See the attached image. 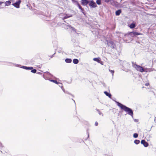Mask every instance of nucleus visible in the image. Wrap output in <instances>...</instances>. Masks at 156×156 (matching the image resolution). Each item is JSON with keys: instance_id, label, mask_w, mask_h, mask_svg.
<instances>
[{"instance_id": "nucleus-1", "label": "nucleus", "mask_w": 156, "mask_h": 156, "mask_svg": "<svg viewBox=\"0 0 156 156\" xmlns=\"http://www.w3.org/2000/svg\"><path fill=\"white\" fill-rule=\"evenodd\" d=\"M117 105L119 106L121 109H123L125 111L127 112L128 114L132 116H133V112L130 108H128L126 106L122 105L121 103L117 102Z\"/></svg>"}, {"instance_id": "nucleus-2", "label": "nucleus", "mask_w": 156, "mask_h": 156, "mask_svg": "<svg viewBox=\"0 0 156 156\" xmlns=\"http://www.w3.org/2000/svg\"><path fill=\"white\" fill-rule=\"evenodd\" d=\"M133 66L137 71L143 72L145 71L144 69L142 66L137 64H134L133 65Z\"/></svg>"}, {"instance_id": "nucleus-3", "label": "nucleus", "mask_w": 156, "mask_h": 156, "mask_svg": "<svg viewBox=\"0 0 156 156\" xmlns=\"http://www.w3.org/2000/svg\"><path fill=\"white\" fill-rule=\"evenodd\" d=\"M21 1L20 0H19L18 1L12 4V5L15 7L19 8H20V5L21 3Z\"/></svg>"}, {"instance_id": "nucleus-4", "label": "nucleus", "mask_w": 156, "mask_h": 156, "mask_svg": "<svg viewBox=\"0 0 156 156\" xmlns=\"http://www.w3.org/2000/svg\"><path fill=\"white\" fill-rule=\"evenodd\" d=\"M89 5L92 8H95L97 7V5L93 0H91L90 1Z\"/></svg>"}, {"instance_id": "nucleus-5", "label": "nucleus", "mask_w": 156, "mask_h": 156, "mask_svg": "<svg viewBox=\"0 0 156 156\" xmlns=\"http://www.w3.org/2000/svg\"><path fill=\"white\" fill-rule=\"evenodd\" d=\"M93 59L94 61L98 62V63H100L101 65H103V62L101 60L100 58H94Z\"/></svg>"}, {"instance_id": "nucleus-6", "label": "nucleus", "mask_w": 156, "mask_h": 156, "mask_svg": "<svg viewBox=\"0 0 156 156\" xmlns=\"http://www.w3.org/2000/svg\"><path fill=\"white\" fill-rule=\"evenodd\" d=\"M89 2V1L88 0H81V4L83 5H87Z\"/></svg>"}, {"instance_id": "nucleus-7", "label": "nucleus", "mask_w": 156, "mask_h": 156, "mask_svg": "<svg viewBox=\"0 0 156 156\" xmlns=\"http://www.w3.org/2000/svg\"><path fill=\"white\" fill-rule=\"evenodd\" d=\"M141 143L143 144L145 147H147L148 146V144L144 140H142Z\"/></svg>"}, {"instance_id": "nucleus-8", "label": "nucleus", "mask_w": 156, "mask_h": 156, "mask_svg": "<svg viewBox=\"0 0 156 156\" xmlns=\"http://www.w3.org/2000/svg\"><path fill=\"white\" fill-rule=\"evenodd\" d=\"M11 0H9L5 2V6H8L11 5Z\"/></svg>"}, {"instance_id": "nucleus-9", "label": "nucleus", "mask_w": 156, "mask_h": 156, "mask_svg": "<svg viewBox=\"0 0 156 156\" xmlns=\"http://www.w3.org/2000/svg\"><path fill=\"white\" fill-rule=\"evenodd\" d=\"M22 68L27 70H32L33 69L32 67H27L26 66H23Z\"/></svg>"}, {"instance_id": "nucleus-10", "label": "nucleus", "mask_w": 156, "mask_h": 156, "mask_svg": "<svg viewBox=\"0 0 156 156\" xmlns=\"http://www.w3.org/2000/svg\"><path fill=\"white\" fill-rule=\"evenodd\" d=\"M122 11L121 9L118 10L115 12V15L116 16H119L121 13Z\"/></svg>"}, {"instance_id": "nucleus-11", "label": "nucleus", "mask_w": 156, "mask_h": 156, "mask_svg": "<svg viewBox=\"0 0 156 156\" xmlns=\"http://www.w3.org/2000/svg\"><path fill=\"white\" fill-rule=\"evenodd\" d=\"M75 2H76V3L78 7H79V9H80L82 10H83V9L82 7L80 5V4L77 1H75Z\"/></svg>"}, {"instance_id": "nucleus-12", "label": "nucleus", "mask_w": 156, "mask_h": 156, "mask_svg": "<svg viewBox=\"0 0 156 156\" xmlns=\"http://www.w3.org/2000/svg\"><path fill=\"white\" fill-rule=\"evenodd\" d=\"M104 93L107 96H108V97L110 98H111V95L110 94H109L106 91H105L104 92Z\"/></svg>"}, {"instance_id": "nucleus-13", "label": "nucleus", "mask_w": 156, "mask_h": 156, "mask_svg": "<svg viewBox=\"0 0 156 156\" xmlns=\"http://www.w3.org/2000/svg\"><path fill=\"white\" fill-rule=\"evenodd\" d=\"M136 27L135 23H132L129 26V27L131 29L134 28Z\"/></svg>"}, {"instance_id": "nucleus-14", "label": "nucleus", "mask_w": 156, "mask_h": 156, "mask_svg": "<svg viewBox=\"0 0 156 156\" xmlns=\"http://www.w3.org/2000/svg\"><path fill=\"white\" fill-rule=\"evenodd\" d=\"M73 62L74 64H77L79 62V60L77 59H74L73 60Z\"/></svg>"}, {"instance_id": "nucleus-15", "label": "nucleus", "mask_w": 156, "mask_h": 156, "mask_svg": "<svg viewBox=\"0 0 156 156\" xmlns=\"http://www.w3.org/2000/svg\"><path fill=\"white\" fill-rule=\"evenodd\" d=\"M132 33L134 35H138L142 34L141 33L136 32H132Z\"/></svg>"}, {"instance_id": "nucleus-16", "label": "nucleus", "mask_w": 156, "mask_h": 156, "mask_svg": "<svg viewBox=\"0 0 156 156\" xmlns=\"http://www.w3.org/2000/svg\"><path fill=\"white\" fill-rule=\"evenodd\" d=\"M72 60L70 58H66L65 59V61L66 63H71Z\"/></svg>"}, {"instance_id": "nucleus-17", "label": "nucleus", "mask_w": 156, "mask_h": 156, "mask_svg": "<svg viewBox=\"0 0 156 156\" xmlns=\"http://www.w3.org/2000/svg\"><path fill=\"white\" fill-rule=\"evenodd\" d=\"M72 16V15H71L70 16H68V15L67 14H66L65 16L63 18H62V19L63 20H64L65 19H67L68 18H69V17H71Z\"/></svg>"}, {"instance_id": "nucleus-18", "label": "nucleus", "mask_w": 156, "mask_h": 156, "mask_svg": "<svg viewBox=\"0 0 156 156\" xmlns=\"http://www.w3.org/2000/svg\"><path fill=\"white\" fill-rule=\"evenodd\" d=\"M134 142L135 144H137L140 143V141L139 140H134Z\"/></svg>"}, {"instance_id": "nucleus-19", "label": "nucleus", "mask_w": 156, "mask_h": 156, "mask_svg": "<svg viewBox=\"0 0 156 156\" xmlns=\"http://www.w3.org/2000/svg\"><path fill=\"white\" fill-rule=\"evenodd\" d=\"M96 3L98 5L101 4V0H97L96 1Z\"/></svg>"}, {"instance_id": "nucleus-20", "label": "nucleus", "mask_w": 156, "mask_h": 156, "mask_svg": "<svg viewBox=\"0 0 156 156\" xmlns=\"http://www.w3.org/2000/svg\"><path fill=\"white\" fill-rule=\"evenodd\" d=\"M50 81L51 82H53L56 84H57L58 83V82L56 80H50Z\"/></svg>"}, {"instance_id": "nucleus-21", "label": "nucleus", "mask_w": 156, "mask_h": 156, "mask_svg": "<svg viewBox=\"0 0 156 156\" xmlns=\"http://www.w3.org/2000/svg\"><path fill=\"white\" fill-rule=\"evenodd\" d=\"M133 136L135 138H136L138 136V134L136 133H135L133 135Z\"/></svg>"}, {"instance_id": "nucleus-22", "label": "nucleus", "mask_w": 156, "mask_h": 156, "mask_svg": "<svg viewBox=\"0 0 156 156\" xmlns=\"http://www.w3.org/2000/svg\"><path fill=\"white\" fill-rule=\"evenodd\" d=\"M37 70L35 69H32L31 70V72L33 73H35L36 72Z\"/></svg>"}, {"instance_id": "nucleus-23", "label": "nucleus", "mask_w": 156, "mask_h": 156, "mask_svg": "<svg viewBox=\"0 0 156 156\" xmlns=\"http://www.w3.org/2000/svg\"><path fill=\"white\" fill-rule=\"evenodd\" d=\"M109 71L112 73V75H113L114 74V71L110 69H109Z\"/></svg>"}, {"instance_id": "nucleus-24", "label": "nucleus", "mask_w": 156, "mask_h": 156, "mask_svg": "<svg viewBox=\"0 0 156 156\" xmlns=\"http://www.w3.org/2000/svg\"><path fill=\"white\" fill-rule=\"evenodd\" d=\"M149 83H146L145 84V86H148L149 85Z\"/></svg>"}, {"instance_id": "nucleus-25", "label": "nucleus", "mask_w": 156, "mask_h": 156, "mask_svg": "<svg viewBox=\"0 0 156 156\" xmlns=\"http://www.w3.org/2000/svg\"><path fill=\"white\" fill-rule=\"evenodd\" d=\"M95 126H98V122H95Z\"/></svg>"}, {"instance_id": "nucleus-26", "label": "nucleus", "mask_w": 156, "mask_h": 156, "mask_svg": "<svg viewBox=\"0 0 156 156\" xmlns=\"http://www.w3.org/2000/svg\"><path fill=\"white\" fill-rule=\"evenodd\" d=\"M4 2H0V5H1L2 4L4 3Z\"/></svg>"}, {"instance_id": "nucleus-27", "label": "nucleus", "mask_w": 156, "mask_h": 156, "mask_svg": "<svg viewBox=\"0 0 156 156\" xmlns=\"http://www.w3.org/2000/svg\"><path fill=\"white\" fill-rule=\"evenodd\" d=\"M110 0H105V2H109Z\"/></svg>"}, {"instance_id": "nucleus-28", "label": "nucleus", "mask_w": 156, "mask_h": 156, "mask_svg": "<svg viewBox=\"0 0 156 156\" xmlns=\"http://www.w3.org/2000/svg\"><path fill=\"white\" fill-rule=\"evenodd\" d=\"M0 152H1L2 153V151H0Z\"/></svg>"}, {"instance_id": "nucleus-29", "label": "nucleus", "mask_w": 156, "mask_h": 156, "mask_svg": "<svg viewBox=\"0 0 156 156\" xmlns=\"http://www.w3.org/2000/svg\"><path fill=\"white\" fill-rule=\"evenodd\" d=\"M74 2V0H72Z\"/></svg>"}, {"instance_id": "nucleus-30", "label": "nucleus", "mask_w": 156, "mask_h": 156, "mask_svg": "<svg viewBox=\"0 0 156 156\" xmlns=\"http://www.w3.org/2000/svg\"><path fill=\"white\" fill-rule=\"evenodd\" d=\"M8 152V151L7 152H5L6 153H7Z\"/></svg>"}, {"instance_id": "nucleus-31", "label": "nucleus", "mask_w": 156, "mask_h": 156, "mask_svg": "<svg viewBox=\"0 0 156 156\" xmlns=\"http://www.w3.org/2000/svg\"><path fill=\"white\" fill-rule=\"evenodd\" d=\"M153 1H156V0H153Z\"/></svg>"}]
</instances>
